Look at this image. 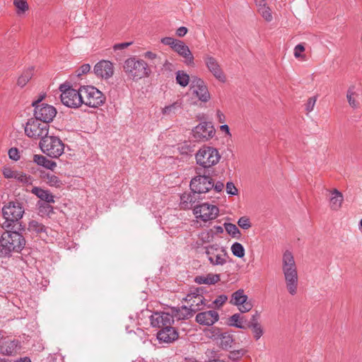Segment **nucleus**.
Segmentation results:
<instances>
[{
  "label": "nucleus",
  "mask_w": 362,
  "mask_h": 362,
  "mask_svg": "<svg viewBox=\"0 0 362 362\" xmlns=\"http://www.w3.org/2000/svg\"><path fill=\"white\" fill-rule=\"evenodd\" d=\"M157 338L160 341L171 343L178 338V333L175 328L171 325L164 327L157 334Z\"/></svg>",
  "instance_id": "24"
},
{
  "label": "nucleus",
  "mask_w": 362,
  "mask_h": 362,
  "mask_svg": "<svg viewBox=\"0 0 362 362\" xmlns=\"http://www.w3.org/2000/svg\"><path fill=\"white\" fill-rule=\"evenodd\" d=\"M245 354H246V350H245L243 349L232 351H230V353L228 354V358L232 360V361H238Z\"/></svg>",
  "instance_id": "43"
},
{
  "label": "nucleus",
  "mask_w": 362,
  "mask_h": 362,
  "mask_svg": "<svg viewBox=\"0 0 362 362\" xmlns=\"http://www.w3.org/2000/svg\"><path fill=\"white\" fill-rule=\"evenodd\" d=\"M33 161L37 165L51 170H54V169L57 167V163L55 161H53L42 155H34Z\"/></svg>",
  "instance_id": "27"
},
{
  "label": "nucleus",
  "mask_w": 362,
  "mask_h": 362,
  "mask_svg": "<svg viewBox=\"0 0 362 362\" xmlns=\"http://www.w3.org/2000/svg\"><path fill=\"white\" fill-rule=\"evenodd\" d=\"M171 315H173V319L177 318V320L187 319L193 315L192 313L187 306L172 309Z\"/></svg>",
  "instance_id": "30"
},
{
  "label": "nucleus",
  "mask_w": 362,
  "mask_h": 362,
  "mask_svg": "<svg viewBox=\"0 0 362 362\" xmlns=\"http://www.w3.org/2000/svg\"><path fill=\"white\" fill-rule=\"evenodd\" d=\"M219 319L218 313L215 310L199 313L196 316V321L203 325L211 326Z\"/></svg>",
  "instance_id": "22"
},
{
  "label": "nucleus",
  "mask_w": 362,
  "mask_h": 362,
  "mask_svg": "<svg viewBox=\"0 0 362 362\" xmlns=\"http://www.w3.org/2000/svg\"><path fill=\"white\" fill-rule=\"evenodd\" d=\"M305 51V47L302 44L297 45L294 48V56L296 58L304 57L301 53Z\"/></svg>",
  "instance_id": "51"
},
{
  "label": "nucleus",
  "mask_w": 362,
  "mask_h": 362,
  "mask_svg": "<svg viewBox=\"0 0 362 362\" xmlns=\"http://www.w3.org/2000/svg\"><path fill=\"white\" fill-rule=\"evenodd\" d=\"M25 245L24 237L16 231H4L0 237V257H9L12 252H20Z\"/></svg>",
  "instance_id": "2"
},
{
  "label": "nucleus",
  "mask_w": 362,
  "mask_h": 362,
  "mask_svg": "<svg viewBox=\"0 0 362 362\" xmlns=\"http://www.w3.org/2000/svg\"><path fill=\"white\" fill-rule=\"evenodd\" d=\"M182 109V103L179 101H176L173 104L165 106L162 109V113L164 115H175L176 112Z\"/></svg>",
  "instance_id": "33"
},
{
  "label": "nucleus",
  "mask_w": 362,
  "mask_h": 362,
  "mask_svg": "<svg viewBox=\"0 0 362 362\" xmlns=\"http://www.w3.org/2000/svg\"><path fill=\"white\" fill-rule=\"evenodd\" d=\"M187 28L185 26H181L176 30V35L178 37H184L187 33Z\"/></svg>",
  "instance_id": "54"
},
{
  "label": "nucleus",
  "mask_w": 362,
  "mask_h": 362,
  "mask_svg": "<svg viewBox=\"0 0 362 362\" xmlns=\"http://www.w3.org/2000/svg\"><path fill=\"white\" fill-rule=\"evenodd\" d=\"M203 59L209 71L219 81L225 82L226 76L218 60L209 54L204 55Z\"/></svg>",
  "instance_id": "16"
},
{
  "label": "nucleus",
  "mask_w": 362,
  "mask_h": 362,
  "mask_svg": "<svg viewBox=\"0 0 362 362\" xmlns=\"http://www.w3.org/2000/svg\"><path fill=\"white\" fill-rule=\"evenodd\" d=\"M194 138L197 141H205L211 139L215 134V130L210 122H202L192 130Z\"/></svg>",
  "instance_id": "17"
},
{
  "label": "nucleus",
  "mask_w": 362,
  "mask_h": 362,
  "mask_svg": "<svg viewBox=\"0 0 362 362\" xmlns=\"http://www.w3.org/2000/svg\"><path fill=\"white\" fill-rule=\"evenodd\" d=\"M178 41L179 40L170 37H165L161 39V42L163 45L170 46L173 49L175 47V45L177 44Z\"/></svg>",
  "instance_id": "46"
},
{
  "label": "nucleus",
  "mask_w": 362,
  "mask_h": 362,
  "mask_svg": "<svg viewBox=\"0 0 362 362\" xmlns=\"http://www.w3.org/2000/svg\"><path fill=\"white\" fill-rule=\"evenodd\" d=\"M90 70V66L88 64H84L80 66V68L78 69V76H81L83 74H86L88 73Z\"/></svg>",
  "instance_id": "53"
},
{
  "label": "nucleus",
  "mask_w": 362,
  "mask_h": 362,
  "mask_svg": "<svg viewBox=\"0 0 362 362\" xmlns=\"http://www.w3.org/2000/svg\"><path fill=\"white\" fill-rule=\"evenodd\" d=\"M173 50L177 52L180 57L184 58V62L188 66L194 65V57L192 54L189 47L181 40H179L175 45Z\"/></svg>",
  "instance_id": "21"
},
{
  "label": "nucleus",
  "mask_w": 362,
  "mask_h": 362,
  "mask_svg": "<svg viewBox=\"0 0 362 362\" xmlns=\"http://www.w3.org/2000/svg\"><path fill=\"white\" fill-rule=\"evenodd\" d=\"M19 182L27 184L30 182V176L27 175L26 173H24L23 172H19L16 170V173L15 174L14 178Z\"/></svg>",
  "instance_id": "44"
},
{
  "label": "nucleus",
  "mask_w": 362,
  "mask_h": 362,
  "mask_svg": "<svg viewBox=\"0 0 362 362\" xmlns=\"http://www.w3.org/2000/svg\"><path fill=\"white\" fill-rule=\"evenodd\" d=\"M16 170H13L10 167H4L2 169V173L5 178L11 179L14 178Z\"/></svg>",
  "instance_id": "47"
},
{
  "label": "nucleus",
  "mask_w": 362,
  "mask_h": 362,
  "mask_svg": "<svg viewBox=\"0 0 362 362\" xmlns=\"http://www.w3.org/2000/svg\"><path fill=\"white\" fill-rule=\"evenodd\" d=\"M185 300L188 302V308L190 310L192 314L197 313L199 310H201L205 304V299L204 296L199 294H188Z\"/></svg>",
  "instance_id": "23"
},
{
  "label": "nucleus",
  "mask_w": 362,
  "mask_h": 362,
  "mask_svg": "<svg viewBox=\"0 0 362 362\" xmlns=\"http://www.w3.org/2000/svg\"><path fill=\"white\" fill-rule=\"evenodd\" d=\"M228 324L230 326L240 329H244L243 325V318L239 313H235L228 318Z\"/></svg>",
  "instance_id": "38"
},
{
  "label": "nucleus",
  "mask_w": 362,
  "mask_h": 362,
  "mask_svg": "<svg viewBox=\"0 0 362 362\" xmlns=\"http://www.w3.org/2000/svg\"><path fill=\"white\" fill-rule=\"evenodd\" d=\"M176 82L182 87H186L189 82L191 83V78L184 71H177L176 72Z\"/></svg>",
  "instance_id": "34"
},
{
  "label": "nucleus",
  "mask_w": 362,
  "mask_h": 362,
  "mask_svg": "<svg viewBox=\"0 0 362 362\" xmlns=\"http://www.w3.org/2000/svg\"><path fill=\"white\" fill-rule=\"evenodd\" d=\"M218 208L209 203H203L194 206L193 213L196 218L203 221L215 219L218 215Z\"/></svg>",
  "instance_id": "11"
},
{
  "label": "nucleus",
  "mask_w": 362,
  "mask_h": 362,
  "mask_svg": "<svg viewBox=\"0 0 362 362\" xmlns=\"http://www.w3.org/2000/svg\"><path fill=\"white\" fill-rule=\"evenodd\" d=\"M195 159L197 165L209 168L219 162L221 155L216 148L204 146L195 154Z\"/></svg>",
  "instance_id": "6"
},
{
  "label": "nucleus",
  "mask_w": 362,
  "mask_h": 362,
  "mask_svg": "<svg viewBox=\"0 0 362 362\" xmlns=\"http://www.w3.org/2000/svg\"><path fill=\"white\" fill-rule=\"evenodd\" d=\"M123 69L127 77L134 81L148 77L151 74L148 64L144 60L136 57L126 59Z\"/></svg>",
  "instance_id": "4"
},
{
  "label": "nucleus",
  "mask_w": 362,
  "mask_h": 362,
  "mask_svg": "<svg viewBox=\"0 0 362 362\" xmlns=\"http://www.w3.org/2000/svg\"><path fill=\"white\" fill-rule=\"evenodd\" d=\"M230 303L239 306V310L241 313L248 312L252 308V303L247 301V296L244 294L243 289H239L232 294Z\"/></svg>",
  "instance_id": "19"
},
{
  "label": "nucleus",
  "mask_w": 362,
  "mask_h": 362,
  "mask_svg": "<svg viewBox=\"0 0 362 362\" xmlns=\"http://www.w3.org/2000/svg\"><path fill=\"white\" fill-rule=\"evenodd\" d=\"M41 177L43 180L50 187L59 188L63 185L62 180L58 177L52 173H47L42 174Z\"/></svg>",
  "instance_id": "31"
},
{
  "label": "nucleus",
  "mask_w": 362,
  "mask_h": 362,
  "mask_svg": "<svg viewBox=\"0 0 362 362\" xmlns=\"http://www.w3.org/2000/svg\"><path fill=\"white\" fill-rule=\"evenodd\" d=\"M221 131L225 132L227 135L230 136V129L227 124H223L220 127Z\"/></svg>",
  "instance_id": "61"
},
{
  "label": "nucleus",
  "mask_w": 362,
  "mask_h": 362,
  "mask_svg": "<svg viewBox=\"0 0 362 362\" xmlns=\"http://www.w3.org/2000/svg\"><path fill=\"white\" fill-rule=\"evenodd\" d=\"M220 281V275L214 274H208L206 276H197L194 279V281L198 284L212 285Z\"/></svg>",
  "instance_id": "28"
},
{
  "label": "nucleus",
  "mask_w": 362,
  "mask_h": 362,
  "mask_svg": "<svg viewBox=\"0 0 362 362\" xmlns=\"http://www.w3.org/2000/svg\"><path fill=\"white\" fill-rule=\"evenodd\" d=\"M180 151L182 153L187 154L188 153L192 152L193 150L192 147L185 144L180 147Z\"/></svg>",
  "instance_id": "58"
},
{
  "label": "nucleus",
  "mask_w": 362,
  "mask_h": 362,
  "mask_svg": "<svg viewBox=\"0 0 362 362\" xmlns=\"http://www.w3.org/2000/svg\"><path fill=\"white\" fill-rule=\"evenodd\" d=\"M8 156L13 160H18L20 158L18 151L16 148H11L8 151Z\"/></svg>",
  "instance_id": "52"
},
{
  "label": "nucleus",
  "mask_w": 362,
  "mask_h": 362,
  "mask_svg": "<svg viewBox=\"0 0 362 362\" xmlns=\"http://www.w3.org/2000/svg\"><path fill=\"white\" fill-rule=\"evenodd\" d=\"M93 71L98 77L108 79L113 76L115 67L111 62L100 60L95 65Z\"/></svg>",
  "instance_id": "18"
},
{
  "label": "nucleus",
  "mask_w": 362,
  "mask_h": 362,
  "mask_svg": "<svg viewBox=\"0 0 362 362\" xmlns=\"http://www.w3.org/2000/svg\"><path fill=\"white\" fill-rule=\"evenodd\" d=\"M211 339L215 341L218 346L223 350H228L232 348L234 343L233 336L228 332H221L217 327H212L210 329Z\"/></svg>",
  "instance_id": "13"
},
{
  "label": "nucleus",
  "mask_w": 362,
  "mask_h": 362,
  "mask_svg": "<svg viewBox=\"0 0 362 362\" xmlns=\"http://www.w3.org/2000/svg\"><path fill=\"white\" fill-rule=\"evenodd\" d=\"M248 327L252 329L253 337L256 341L259 339L263 335V328L258 322H250Z\"/></svg>",
  "instance_id": "35"
},
{
  "label": "nucleus",
  "mask_w": 362,
  "mask_h": 362,
  "mask_svg": "<svg viewBox=\"0 0 362 362\" xmlns=\"http://www.w3.org/2000/svg\"><path fill=\"white\" fill-rule=\"evenodd\" d=\"M190 84L193 94H195L199 100L206 103L210 100L211 95L208 88L202 78L196 76H192Z\"/></svg>",
  "instance_id": "15"
},
{
  "label": "nucleus",
  "mask_w": 362,
  "mask_h": 362,
  "mask_svg": "<svg viewBox=\"0 0 362 362\" xmlns=\"http://www.w3.org/2000/svg\"><path fill=\"white\" fill-rule=\"evenodd\" d=\"M56 108L47 103L35 106L34 108L35 119L48 124L56 117Z\"/></svg>",
  "instance_id": "14"
},
{
  "label": "nucleus",
  "mask_w": 362,
  "mask_h": 362,
  "mask_svg": "<svg viewBox=\"0 0 362 362\" xmlns=\"http://www.w3.org/2000/svg\"><path fill=\"white\" fill-rule=\"evenodd\" d=\"M202 199L200 196L192 191L189 193H183L180 196V206L182 209H189L197 202L198 199Z\"/></svg>",
  "instance_id": "25"
},
{
  "label": "nucleus",
  "mask_w": 362,
  "mask_h": 362,
  "mask_svg": "<svg viewBox=\"0 0 362 362\" xmlns=\"http://www.w3.org/2000/svg\"><path fill=\"white\" fill-rule=\"evenodd\" d=\"M316 101L317 96L310 98L305 104V110L308 112H311L314 109Z\"/></svg>",
  "instance_id": "48"
},
{
  "label": "nucleus",
  "mask_w": 362,
  "mask_h": 362,
  "mask_svg": "<svg viewBox=\"0 0 362 362\" xmlns=\"http://www.w3.org/2000/svg\"><path fill=\"white\" fill-rule=\"evenodd\" d=\"M28 230L31 233H41L46 230L45 226L36 221H31L28 223Z\"/></svg>",
  "instance_id": "37"
},
{
  "label": "nucleus",
  "mask_w": 362,
  "mask_h": 362,
  "mask_svg": "<svg viewBox=\"0 0 362 362\" xmlns=\"http://www.w3.org/2000/svg\"><path fill=\"white\" fill-rule=\"evenodd\" d=\"M258 13L267 22H271L273 19L272 10L268 6L260 8Z\"/></svg>",
  "instance_id": "42"
},
{
  "label": "nucleus",
  "mask_w": 362,
  "mask_h": 362,
  "mask_svg": "<svg viewBox=\"0 0 362 362\" xmlns=\"http://www.w3.org/2000/svg\"><path fill=\"white\" fill-rule=\"evenodd\" d=\"M13 4L18 16L23 15L29 9L27 0H13Z\"/></svg>",
  "instance_id": "36"
},
{
  "label": "nucleus",
  "mask_w": 362,
  "mask_h": 362,
  "mask_svg": "<svg viewBox=\"0 0 362 362\" xmlns=\"http://www.w3.org/2000/svg\"><path fill=\"white\" fill-rule=\"evenodd\" d=\"M214 187L213 179L206 175H198L193 177L190 182V189L199 196L206 194Z\"/></svg>",
  "instance_id": "12"
},
{
  "label": "nucleus",
  "mask_w": 362,
  "mask_h": 362,
  "mask_svg": "<svg viewBox=\"0 0 362 362\" xmlns=\"http://www.w3.org/2000/svg\"><path fill=\"white\" fill-rule=\"evenodd\" d=\"M151 324L155 327H169L173 323V315L168 313H155L150 317Z\"/></svg>",
  "instance_id": "20"
},
{
  "label": "nucleus",
  "mask_w": 362,
  "mask_h": 362,
  "mask_svg": "<svg viewBox=\"0 0 362 362\" xmlns=\"http://www.w3.org/2000/svg\"><path fill=\"white\" fill-rule=\"evenodd\" d=\"M25 213L23 204L16 202H9L2 208L4 222L0 223L1 228L6 231H11L19 223Z\"/></svg>",
  "instance_id": "3"
},
{
  "label": "nucleus",
  "mask_w": 362,
  "mask_h": 362,
  "mask_svg": "<svg viewBox=\"0 0 362 362\" xmlns=\"http://www.w3.org/2000/svg\"><path fill=\"white\" fill-rule=\"evenodd\" d=\"M208 362H226V361L220 358H214L212 360H209Z\"/></svg>",
  "instance_id": "64"
},
{
  "label": "nucleus",
  "mask_w": 362,
  "mask_h": 362,
  "mask_svg": "<svg viewBox=\"0 0 362 362\" xmlns=\"http://www.w3.org/2000/svg\"><path fill=\"white\" fill-rule=\"evenodd\" d=\"M132 42H123V43H119V44H116L114 45V49L115 50H117V49H125L127 47H128L130 45H132Z\"/></svg>",
  "instance_id": "55"
},
{
  "label": "nucleus",
  "mask_w": 362,
  "mask_h": 362,
  "mask_svg": "<svg viewBox=\"0 0 362 362\" xmlns=\"http://www.w3.org/2000/svg\"><path fill=\"white\" fill-rule=\"evenodd\" d=\"M255 4L257 7V11L260 10V8L265 7L267 6L265 0H255Z\"/></svg>",
  "instance_id": "59"
},
{
  "label": "nucleus",
  "mask_w": 362,
  "mask_h": 362,
  "mask_svg": "<svg viewBox=\"0 0 362 362\" xmlns=\"http://www.w3.org/2000/svg\"><path fill=\"white\" fill-rule=\"evenodd\" d=\"M233 255L237 257L242 258L245 256V248L240 243H234L230 247Z\"/></svg>",
  "instance_id": "40"
},
{
  "label": "nucleus",
  "mask_w": 362,
  "mask_h": 362,
  "mask_svg": "<svg viewBox=\"0 0 362 362\" xmlns=\"http://www.w3.org/2000/svg\"><path fill=\"white\" fill-rule=\"evenodd\" d=\"M226 232L233 238H239L240 236V232L238 228L233 223H226L224 224Z\"/></svg>",
  "instance_id": "41"
},
{
  "label": "nucleus",
  "mask_w": 362,
  "mask_h": 362,
  "mask_svg": "<svg viewBox=\"0 0 362 362\" xmlns=\"http://www.w3.org/2000/svg\"><path fill=\"white\" fill-rule=\"evenodd\" d=\"M200 238L204 241L209 242V239L210 238L209 233H208V232H206V233H205V232L202 233L201 235H200Z\"/></svg>",
  "instance_id": "62"
},
{
  "label": "nucleus",
  "mask_w": 362,
  "mask_h": 362,
  "mask_svg": "<svg viewBox=\"0 0 362 362\" xmlns=\"http://www.w3.org/2000/svg\"><path fill=\"white\" fill-rule=\"evenodd\" d=\"M83 104L91 107H98L105 101L103 93L94 86L81 87Z\"/></svg>",
  "instance_id": "8"
},
{
  "label": "nucleus",
  "mask_w": 362,
  "mask_h": 362,
  "mask_svg": "<svg viewBox=\"0 0 362 362\" xmlns=\"http://www.w3.org/2000/svg\"><path fill=\"white\" fill-rule=\"evenodd\" d=\"M49 124L43 123L35 118L29 119L25 127V134L33 139H42L49 132Z\"/></svg>",
  "instance_id": "9"
},
{
  "label": "nucleus",
  "mask_w": 362,
  "mask_h": 362,
  "mask_svg": "<svg viewBox=\"0 0 362 362\" xmlns=\"http://www.w3.org/2000/svg\"><path fill=\"white\" fill-rule=\"evenodd\" d=\"M282 272L288 292L290 295L295 296L298 292V276L293 255L288 250L285 251L283 255Z\"/></svg>",
  "instance_id": "1"
},
{
  "label": "nucleus",
  "mask_w": 362,
  "mask_h": 362,
  "mask_svg": "<svg viewBox=\"0 0 362 362\" xmlns=\"http://www.w3.org/2000/svg\"><path fill=\"white\" fill-rule=\"evenodd\" d=\"M32 192L41 200H43L47 203L54 202V196L48 190H45L40 187H35L32 189Z\"/></svg>",
  "instance_id": "29"
},
{
  "label": "nucleus",
  "mask_w": 362,
  "mask_h": 362,
  "mask_svg": "<svg viewBox=\"0 0 362 362\" xmlns=\"http://www.w3.org/2000/svg\"><path fill=\"white\" fill-rule=\"evenodd\" d=\"M39 146L45 154L52 158H58L64 151V144L62 141L58 136L48 134L42 138Z\"/></svg>",
  "instance_id": "5"
},
{
  "label": "nucleus",
  "mask_w": 362,
  "mask_h": 362,
  "mask_svg": "<svg viewBox=\"0 0 362 362\" xmlns=\"http://www.w3.org/2000/svg\"><path fill=\"white\" fill-rule=\"evenodd\" d=\"M238 225L244 230H247L252 226L249 218L246 216L240 217L238 221Z\"/></svg>",
  "instance_id": "45"
},
{
  "label": "nucleus",
  "mask_w": 362,
  "mask_h": 362,
  "mask_svg": "<svg viewBox=\"0 0 362 362\" xmlns=\"http://www.w3.org/2000/svg\"><path fill=\"white\" fill-rule=\"evenodd\" d=\"M34 73V68L33 66L28 68L22 74L18 77L17 84L21 87H24L27 83L32 78Z\"/></svg>",
  "instance_id": "32"
},
{
  "label": "nucleus",
  "mask_w": 362,
  "mask_h": 362,
  "mask_svg": "<svg viewBox=\"0 0 362 362\" xmlns=\"http://www.w3.org/2000/svg\"><path fill=\"white\" fill-rule=\"evenodd\" d=\"M226 192L230 195H236L238 194V189L233 182H227Z\"/></svg>",
  "instance_id": "50"
},
{
  "label": "nucleus",
  "mask_w": 362,
  "mask_h": 362,
  "mask_svg": "<svg viewBox=\"0 0 362 362\" xmlns=\"http://www.w3.org/2000/svg\"><path fill=\"white\" fill-rule=\"evenodd\" d=\"M224 187V185L221 182H217L216 183L214 182V190L217 192H220L223 190Z\"/></svg>",
  "instance_id": "57"
},
{
  "label": "nucleus",
  "mask_w": 362,
  "mask_h": 362,
  "mask_svg": "<svg viewBox=\"0 0 362 362\" xmlns=\"http://www.w3.org/2000/svg\"><path fill=\"white\" fill-rule=\"evenodd\" d=\"M228 300V297L226 295H220L218 296L215 300L214 301V303L216 305L217 308H220Z\"/></svg>",
  "instance_id": "49"
},
{
  "label": "nucleus",
  "mask_w": 362,
  "mask_h": 362,
  "mask_svg": "<svg viewBox=\"0 0 362 362\" xmlns=\"http://www.w3.org/2000/svg\"><path fill=\"white\" fill-rule=\"evenodd\" d=\"M331 197L329 199L330 208L332 210L338 211L342 204L344 197L341 192L338 189H334L331 192Z\"/></svg>",
  "instance_id": "26"
},
{
  "label": "nucleus",
  "mask_w": 362,
  "mask_h": 362,
  "mask_svg": "<svg viewBox=\"0 0 362 362\" xmlns=\"http://www.w3.org/2000/svg\"><path fill=\"white\" fill-rule=\"evenodd\" d=\"M61 101L65 106L71 108H78L83 104L81 87L76 90L65 84L61 85Z\"/></svg>",
  "instance_id": "7"
},
{
  "label": "nucleus",
  "mask_w": 362,
  "mask_h": 362,
  "mask_svg": "<svg viewBox=\"0 0 362 362\" xmlns=\"http://www.w3.org/2000/svg\"><path fill=\"white\" fill-rule=\"evenodd\" d=\"M145 57L150 59H153L156 57V54L151 52H147L145 54Z\"/></svg>",
  "instance_id": "63"
},
{
  "label": "nucleus",
  "mask_w": 362,
  "mask_h": 362,
  "mask_svg": "<svg viewBox=\"0 0 362 362\" xmlns=\"http://www.w3.org/2000/svg\"><path fill=\"white\" fill-rule=\"evenodd\" d=\"M216 117H217L218 122H220V123H224L226 122V116L220 110L216 111Z\"/></svg>",
  "instance_id": "56"
},
{
  "label": "nucleus",
  "mask_w": 362,
  "mask_h": 362,
  "mask_svg": "<svg viewBox=\"0 0 362 362\" xmlns=\"http://www.w3.org/2000/svg\"><path fill=\"white\" fill-rule=\"evenodd\" d=\"M354 87H350L346 93V98L348 100L349 105L353 108H357L358 107V103L356 100V94L354 92Z\"/></svg>",
  "instance_id": "39"
},
{
  "label": "nucleus",
  "mask_w": 362,
  "mask_h": 362,
  "mask_svg": "<svg viewBox=\"0 0 362 362\" xmlns=\"http://www.w3.org/2000/svg\"><path fill=\"white\" fill-rule=\"evenodd\" d=\"M45 95L43 94L39 97V98L36 100L32 102V106L35 108V106L42 105L44 103H42V100L44 99Z\"/></svg>",
  "instance_id": "60"
},
{
  "label": "nucleus",
  "mask_w": 362,
  "mask_h": 362,
  "mask_svg": "<svg viewBox=\"0 0 362 362\" xmlns=\"http://www.w3.org/2000/svg\"><path fill=\"white\" fill-rule=\"evenodd\" d=\"M205 254L211 264L213 266H223L227 262L228 253L223 247L217 244L205 247Z\"/></svg>",
  "instance_id": "10"
}]
</instances>
